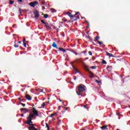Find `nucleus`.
<instances>
[{"instance_id":"nucleus-42","label":"nucleus","mask_w":130,"mask_h":130,"mask_svg":"<svg viewBox=\"0 0 130 130\" xmlns=\"http://www.w3.org/2000/svg\"><path fill=\"white\" fill-rule=\"evenodd\" d=\"M43 9H45V7H43Z\"/></svg>"},{"instance_id":"nucleus-27","label":"nucleus","mask_w":130,"mask_h":130,"mask_svg":"<svg viewBox=\"0 0 130 130\" xmlns=\"http://www.w3.org/2000/svg\"><path fill=\"white\" fill-rule=\"evenodd\" d=\"M14 47L18 48L19 47V45H14Z\"/></svg>"},{"instance_id":"nucleus-36","label":"nucleus","mask_w":130,"mask_h":130,"mask_svg":"<svg viewBox=\"0 0 130 130\" xmlns=\"http://www.w3.org/2000/svg\"><path fill=\"white\" fill-rule=\"evenodd\" d=\"M76 79H77V78L75 77V78H74L75 81H76Z\"/></svg>"},{"instance_id":"nucleus-2","label":"nucleus","mask_w":130,"mask_h":130,"mask_svg":"<svg viewBox=\"0 0 130 130\" xmlns=\"http://www.w3.org/2000/svg\"><path fill=\"white\" fill-rule=\"evenodd\" d=\"M85 90H86V87L83 84H80L76 88V93L78 96H81V93L84 92Z\"/></svg>"},{"instance_id":"nucleus-14","label":"nucleus","mask_w":130,"mask_h":130,"mask_svg":"<svg viewBox=\"0 0 130 130\" xmlns=\"http://www.w3.org/2000/svg\"><path fill=\"white\" fill-rule=\"evenodd\" d=\"M44 18H45V19H47V18H48V15L45 14V15H44Z\"/></svg>"},{"instance_id":"nucleus-9","label":"nucleus","mask_w":130,"mask_h":130,"mask_svg":"<svg viewBox=\"0 0 130 130\" xmlns=\"http://www.w3.org/2000/svg\"><path fill=\"white\" fill-rule=\"evenodd\" d=\"M68 16H69V17H70V18H73L74 16H73V15H72V14H71V13L70 12H67V13Z\"/></svg>"},{"instance_id":"nucleus-17","label":"nucleus","mask_w":130,"mask_h":130,"mask_svg":"<svg viewBox=\"0 0 130 130\" xmlns=\"http://www.w3.org/2000/svg\"><path fill=\"white\" fill-rule=\"evenodd\" d=\"M90 69H92L93 70H95V69H96V67H95V66L91 67Z\"/></svg>"},{"instance_id":"nucleus-18","label":"nucleus","mask_w":130,"mask_h":130,"mask_svg":"<svg viewBox=\"0 0 130 130\" xmlns=\"http://www.w3.org/2000/svg\"><path fill=\"white\" fill-rule=\"evenodd\" d=\"M9 4L10 5H13L14 4V2L13 1H10V2H9Z\"/></svg>"},{"instance_id":"nucleus-7","label":"nucleus","mask_w":130,"mask_h":130,"mask_svg":"<svg viewBox=\"0 0 130 130\" xmlns=\"http://www.w3.org/2000/svg\"><path fill=\"white\" fill-rule=\"evenodd\" d=\"M107 55H108L110 57H114V56L112 54H110L107 52H106Z\"/></svg>"},{"instance_id":"nucleus-1","label":"nucleus","mask_w":130,"mask_h":130,"mask_svg":"<svg viewBox=\"0 0 130 130\" xmlns=\"http://www.w3.org/2000/svg\"><path fill=\"white\" fill-rule=\"evenodd\" d=\"M32 113H30L29 116L27 117V120L26 121V124H28L29 127H28V129H31V130H38L35 127H34V125H33L32 122V118L34 117V115L36 116H38V111L36 110L35 108H32Z\"/></svg>"},{"instance_id":"nucleus-43","label":"nucleus","mask_w":130,"mask_h":130,"mask_svg":"<svg viewBox=\"0 0 130 130\" xmlns=\"http://www.w3.org/2000/svg\"><path fill=\"white\" fill-rule=\"evenodd\" d=\"M55 119H53V120H54Z\"/></svg>"},{"instance_id":"nucleus-41","label":"nucleus","mask_w":130,"mask_h":130,"mask_svg":"<svg viewBox=\"0 0 130 130\" xmlns=\"http://www.w3.org/2000/svg\"><path fill=\"white\" fill-rule=\"evenodd\" d=\"M77 14H79V13H78V12L76 13L75 14V15H77Z\"/></svg>"},{"instance_id":"nucleus-8","label":"nucleus","mask_w":130,"mask_h":130,"mask_svg":"<svg viewBox=\"0 0 130 130\" xmlns=\"http://www.w3.org/2000/svg\"><path fill=\"white\" fill-rule=\"evenodd\" d=\"M25 98H26V99H27V100H31V99H32L31 96H30V95L28 94H26L25 95Z\"/></svg>"},{"instance_id":"nucleus-13","label":"nucleus","mask_w":130,"mask_h":130,"mask_svg":"<svg viewBox=\"0 0 130 130\" xmlns=\"http://www.w3.org/2000/svg\"><path fill=\"white\" fill-rule=\"evenodd\" d=\"M73 69H74V71H75V74H77V73H79V71H78L77 69L75 68V67H73Z\"/></svg>"},{"instance_id":"nucleus-40","label":"nucleus","mask_w":130,"mask_h":130,"mask_svg":"<svg viewBox=\"0 0 130 130\" xmlns=\"http://www.w3.org/2000/svg\"><path fill=\"white\" fill-rule=\"evenodd\" d=\"M59 101H60V102H61V100L59 99Z\"/></svg>"},{"instance_id":"nucleus-38","label":"nucleus","mask_w":130,"mask_h":130,"mask_svg":"<svg viewBox=\"0 0 130 130\" xmlns=\"http://www.w3.org/2000/svg\"><path fill=\"white\" fill-rule=\"evenodd\" d=\"M22 42V41H19L18 42V43H21Z\"/></svg>"},{"instance_id":"nucleus-26","label":"nucleus","mask_w":130,"mask_h":130,"mask_svg":"<svg viewBox=\"0 0 130 130\" xmlns=\"http://www.w3.org/2000/svg\"><path fill=\"white\" fill-rule=\"evenodd\" d=\"M21 109L22 110H26V111H28V110H27L26 108H22Z\"/></svg>"},{"instance_id":"nucleus-35","label":"nucleus","mask_w":130,"mask_h":130,"mask_svg":"<svg viewBox=\"0 0 130 130\" xmlns=\"http://www.w3.org/2000/svg\"><path fill=\"white\" fill-rule=\"evenodd\" d=\"M43 5H44L45 4V2H42Z\"/></svg>"},{"instance_id":"nucleus-44","label":"nucleus","mask_w":130,"mask_h":130,"mask_svg":"<svg viewBox=\"0 0 130 130\" xmlns=\"http://www.w3.org/2000/svg\"><path fill=\"white\" fill-rule=\"evenodd\" d=\"M116 130H118V129H117Z\"/></svg>"},{"instance_id":"nucleus-10","label":"nucleus","mask_w":130,"mask_h":130,"mask_svg":"<svg viewBox=\"0 0 130 130\" xmlns=\"http://www.w3.org/2000/svg\"><path fill=\"white\" fill-rule=\"evenodd\" d=\"M52 46L55 48H57V46L56 45V43H55V42L53 43Z\"/></svg>"},{"instance_id":"nucleus-31","label":"nucleus","mask_w":130,"mask_h":130,"mask_svg":"<svg viewBox=\"0 0 130 130\" xmlns=\"http://www.w3.org/2000/svg\"><path fill=\"white\" fill-rule=\"evenodd\" d=\"M18 2H20V3H22V0H18Z\"/></svg>"},{"instance_id":"nucleus-16","label":"nucleus","mask_w":130,"mask_h":130,"mask_svg":"<svg viewBox=\"0 0 130 130\" xmlns=\"http://www.w3.org/2000/svg\"><path fill=\"white\" fill-rule=\"evenodd\" d=\"M103 63L104 64H106V63H107V62H106V61H105V60H103Z\"/></svg>"},{"instance_id":"nucleus-4","label":"nucleus","mask_w":130,"mask_h":130,"mask_svg":"<svg viewBox=\"0 0 130 130\" xmlns=\"http://www.w3.org/2000/svg\"><path fill=\"white\" fill-rule=\"evenodd\" d=\"M34 15H35V18H38V17H39V13L38 12V11H36L34 13Z\"/></svg>"},{"instance_id":"nucleus-34","label":"nucleus","mask_w":130,"mask_h":130,"mask_svg":"<svg viewBox=\"0 0 130 130\" xmlns=\"http://www.w3.org/2000/svg\"><path fill=\"white\" fill-rule=\"evenodd\" d=\"M87 106V105H84V108H86V107Z\"/></svg>"},{"instance_id":"nucleus-11","label":"nucleus","mask_w":130,"mask_h":130,"mask_svg":"<svg viewBox=\"0 0 130 130\" xmlns=\"http://www.w3.org/2000/svg\"><path fill=\"white\" fill-rule=\"evenodd\" d=\"M45 26L46 27V28H47V29H48V30H50L51 29V27H50L49 26H48V25L47 24H45Z\"/></svg>"},{"instance_id":"nucleus-15","label":"nucleus","mask_w":130,"mask_h":130,"mask_svg":"<svg viewBox=\"0 0 130 130\" xmlns=\"http://www.w3.org/2000/svg\"><path fill=\"white\" fill-rule=\"evenodd\" d=\"M98 42L99 44H100V45L103 44V43H102V42H100V41H98Z\"/></svg>"},{"instance_id":"nucleus-19","label":"nucleus","mask_w":130,"mask_h":130,"mask_svg":"<svg viewBox=\"0 0 130 130\" xmlns=\"http://www.w3.org/2000/svg\"><path fill=\"white\" fill-rule=\"evenodd\" d=\"M46 126H47V130L50 129L49 128V127L48 126V124H47V123H46Z\"/></svg>"},{"instance_id":"nucleus-25","label":"nucleus","mask_w":130,"mask_h":130,"mask_svg":"<svg viewBox=\"0 0 130 130\" xmlns=\"http://www.w3.org/2000/svg\"><path fill=\"white\" fill-rule=\"evenodd\" d=\"M23 45L24 47H27V46L26 45V43H23Z\"/></svg>"},{"instance_id":"nucleus-3","label":"nucleus","mask_w":130,"mask_h":130,"mask_svg":"<svg viewBox=\"0 0 130 130\" xmlns=\"http://www.w3.org/2000/svg\"><path fill=\"white\" fill-rule=\"evenodd\" d=\"M36 5H38V2L37 1L31 2L29 4V6H30V7H32L33 8H34Z\"/></svg>"},{"instance_id":"nucleus-6","label":"nucleus","mask_w":130,"mask_h":130,"mask_svg":"<svg viewBox=\"0 0 130 130\" xmlns=\"http://www.w3.org/2000/svg\"><path fill=\"white\" fill-rule=\"evenodd\" d=\"M102 129L106 130L108 129V128H107V125H104L101 127Z\"/></svg>"},{"instance_id":"nucleus-37","label":"nucleus","mask_w":130,"mask_h":130,"mask_svg":"<svg viewBox=\"0 0 130 130\" xmlns=\"http://www.w3.org/2000/svg\"><path fill=\"white\" fill-rule=\"evenodd\" d=\"M21 116H24V114H22Z\"/></svg>"},{"instance_id":"nucleus-12","label":"nucleus","mask_w":130,"mask_h":130,"mask_svg":"<svg viewBox=\"0 0 130 130\" xmlns=\"http://www.w3.org/2000/svg\"><path fill=\"white\" fill-rule=\"evenodd\" d=\"M59 50H60V51H62L63 52H66V50L61 48H59Z\"/></svg>"},{"instance_id":"nucleus-5","label":"nucleus","mask_w":130,"mask_h":130,"mask_svg":"<svg viewBox=\"0 0 130 130\" xmlns=\"http://www.w3.org/2000/svg\"><path fill=\"white\" fill-rule=\"evenodd\" d=\"M22 13H26V12H28V11H29V10L27 9V10H21V9H19V14H22Z\"/></svg>"},{"instance_id":"nucleus-20","label":"nucleus","mask_w":130,"mask_h":130,"mask_svg":"<svg viewBox=\"0 0 130 130\" xmlns=\"http://www.w3.org/2000/svg\"><path fill=\"white\" fill-rule=\"evenodd\" d=\"M54 115H55V114H51V115L50 116V117H52L53 116H54Z\"/></svg>"},{"instance_id":"nucleus-32","label":"nucleus","mask_w":130,"mask_h":130,"mask_svg":"<svg viewBox=\"0 0 130 130\" xmlns=\"http://www.w3.org/2000/svg\"><path fill=\"white\" fill-rule=\"evenodd\" d=\"M61 107V106H59V107H58V109H60Z\"/></svg>"},{"instance_id":"nucleus-30","label":"nucleus","mask_w":130,"mask_h":130,"mask_svg":"<svg viewBox=\"0 0 130 130\" xmlns=\"http://www.w3.org/2000/svg\"><path fill=\"white\" fill-rule=\"evenodd\" d=\"M21 105H22V106H23V107L25 106V104H21Z\"/></svg>"},{"instance_id":"nucleus-24","label":"nucleus","mask_w":130,"mask_h":130,"mask_svg":"<svg viewBox=\"0 0 130 130\" xmlns=\"http://www.w3.org/2000/svg\"><path fill=\"white\" fill-rule=\"evenodd\" d=\"M42 106H43V107H44L45 106V103H43L42 105Z\"/></svg>"},{"instance_id":"nucleus-28","label":"nucleus","mask_w":130,"mask_h":130,"mask_svg":"<svg viewBox=\"0 0 130 130\" xmlns=\"http://www.w3.org/2000/svg\"><path fill=\"white\" fill-rule=\"evenodd\" d=\"M25 41H26V39L24 38L23 40V43H25Z\"/></svg>"},{"instance_id":"nucleus-23","label":"nucleus","mask_w":130,"mask_h":130,"mask_svg":"<svg viewBox=\"0 0 130 130\" xmlns=\"http://www.w3.org/2000/svg\"><path fill=\"white\" fill-rule=\"evenodd\" d=\"M41 22L43 23V24H45V25H46V23H45L44 20H41Z\"/></svg>"},{"instance_id":"nucleus-21","label":"nucleus","mask_w":130,"mask_h":130,"mask_svg":"<svg viewBox=\"0 0 130 130\" xmlns=\"http://www.w3.org/2000/svg\"><path fill=\"white\" fill-rule=\"evenodd\" d=\"M88 54H89V55H92V52L91 51H89L88 52Z\"/></svg>"},{"instance_id":"nucleus-29","label":"nucleus","mask_w":130,"mask_h":130,"mask_svg":"<svg viewBox=\"0 0 130 130\" xmlns=\"http://www.w3.org/2000/svg\"><path fill=\"white\" fill-rule=\"evenodd\" d=\"M96 40H98V39H99V37H96Z\"/></svg>"},{"instance_id":"nucleus-22","label":"nucleus","mask_w":130,"mask_h":130,"mask_svg":"<svg viewBox=\"0 0 130 130\" xmlns=\"http://www.w3.org/2000/svg\"><path fill=\"white\" fill-rule=\"evenodd\" d=\"M90 74H91V76H89V78H93V73H91Z\"/></svg>"},{"instance_id":"nucleus-33","label":"nucleus","mask_w":130,"mask_h":130,"mask_svg":"<svg viewBox=\"0 0 130 130\" xmlns=\"http://www.w3.org/2000/svg\"><path fill=\"white\" fill-rule=\"evenodd\" d=\"M64 22H67V21H68V20L64 19Z\"/></svg>"},{"instance_id":"nucleus-39","label":"nucleus","mask_w":130,"mask_h":130,"mask_svg":"<svg viewBox=\"0 0 130 130\" xmlns=\"http://www.w3.org/2000/svg\"><path fill=\"white\" fill-rule=\"evenodd\" d=\"M97 83H100V81H98V80H96Z\"/></svg>"}]
</instances>
